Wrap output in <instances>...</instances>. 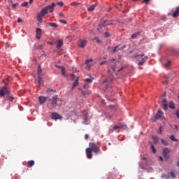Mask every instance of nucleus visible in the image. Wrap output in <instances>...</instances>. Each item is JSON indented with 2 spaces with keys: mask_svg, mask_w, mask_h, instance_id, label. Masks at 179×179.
Masks as SVG:
<instances>
[{
  "mask_svg": "<svg viewBox=\"0 0 179 179\" xmlns=\"http://www.w3.org/2000/svg\"><path fill=\"white\" fill-rule=\"evenodd\" d=\"M148 59V57L147 56H145L144 57L142 58V60L140 61L138 63V66H141V65H143L145 62V61H147Z\"/></svg>",
  "mask_w": 179,
  "mask_h": 179,
  "instance_id": "19",
  "label": "nucleus"
},
{
  "mask_svg": "<svg viewBox=\"0 0 179 179\" xmlns=\"http://www.w3.org/2000/svg\"><path fill=\"white\" fill-rule=\"evenodd\" d=\"M39 104L43 105L45 101H47V97L44 96H41L38 97Z\"/></svg>",
  "mask_w": 179,
  "mask_h": 179,
  "instance_id": "14",
  "label": "nucleus"
},
{
  "mask_svg": "<svg viewBox=\"0 0 179 179\" xmlns=\"http://www.w3.org/2000/svg\"><path fill=\"white\" fill-rule=\"evenodd\" d=\"M96 6H97V4H93L90 7L87 8L88 12H93L94 9H96Z\"/></svg>",
  "mask_w": 179,
  "mask_h": 179,
  "instance_id": "22",
  "label": "nucleus"
},
{
  "mask_svg": "<svg viewBox=\"0 0 179 179\" xmlns=\"http://www.w3.org/2000/svg\"><path fill=\"white\" fill-rule=\"evenodd\" d=\"M161 142L162 143H163V145H164L165 146H168L169 145V141H166L163 138L161 139Z\"/></svg>",
  "mask_w": 179,
  "mask_h": 179,
  "instance_id": "29",
  "label": "nucleus"
},
{
  "mask_svg": "<svg viewBox=\"0 0 179 179\" xmlns=\"http://www.w3.org/2000/svg\"><path fill=\"white\" fill-rule=\"evenodd\" d=\"M119 64H120V62H117L115 64V65L111 68L113 72H115V71H117V72H120V71H122L123 68L118 69Z\"/></svg>",
  "mask_w": 179,
  "mask_h": 179,
  "instance_id": "9",
  "label": "nucleus"
},
{
  "mask_svg": "<svg viewBox=\"0 0 179 179\" xmlns=\"http://www.w3.org/2000/svg\"><path fill=\"white\" fill-rule=\"evenodd\" d=\"M152 141L154 143H159V137L157 136H152Z\"/></svg>",
  "mask_w": 179,
  "mask_h": 179,
  "instance_id": "24",
  "label": "nucleus"
},
{
  "mask_svg": "<svg viewBox=\"0 0 179 179\" xmlns=\"http://www.w3.org/2000/svg\"><path fill=\"white\" fill-rule=\"evenodd\" d=\"M17 6H19V4L17 3L12 4L13 9H16V8H17Z\"/></svg>",
  "mask_w": 179,
  "mask_h": 179,
  "instance_id": "40",
  "label": "nucleus"
},
{
  "mask_svg": "<svg viewBox=\"0 0 179 179\" xmlns=\"http://www.w3.org/2000/svg\"><path fill=\"white\" fill-rule=\"evenodd\" d=\"M150 1V0H143V2H145V3H149Z\"/></svg>",
  "mask_w": 179,
  "mask_h": 179,
  "instance_id": "54",
  "label": "nucleus"
},
{
  "mask_svg": "<svg viewBox=\"0 0 179 179\" xmlns=\"http://www.w3.org/2000/svg\"><path fill=\"white\" fill-rule=\"evenodd\" d=\"M159 160H161V162H163V157L159 156Z\"/></svg>",
  "mask_w": 179,
  "mask_h": 179,
  "instance_id": "57",
  "label": "nucleus"
},
{
  "mask_svg": "<svg viewBox=\"0 0 179 179\" xmlns=\"http://www.w3.org/2000/svg\"><path fill=\"white\" fill-rule=\"evenodd\" d=\"M78 78L73 82V87H72V89H73V87H76V86H78Z\"/></svg>",
  "mask_w": 179,
  "mask_h": 179,
  "instance_id": "34",
  "label": "nucleus"
},
{
  "mask_svg": "<svg viewBox=\"0 0 179 179\" xmlns=\"http://www.w3.org/2000/svg\"><path fill=\"white\" fill-rule=\"evenodd\" d=\"M141 33H142L141 31H138V32H136L135 34H133L131 35L132 40L136 38L137 37H139V36H141Z\"/></svg>",
  "mask_w": 179,
  "mask_h": 179,
  "instance_id": "18",
  "label": "nucleus"
},
{
  "mask_svg": "<svg viewBox=\"0 0 179 179\" xmlns=\"http://www.w3.org/2000/svg\"><path fill=\"white\" fill-rule=\"evenodd\" d=\"M23 22V20H22V18L18 17V18H17V22H18V23H20V22Z\"/></svg>",
  "mask_w": 179,
  "mask_h": 179,
  "instance_id": "50",
  "label": "nucleus"
},
{
  "mask_svg": "<svg viewBox=\"0 0 179 179\" xmlns=\"http://www.w3.org/2000/svg\"><path fill=\"white\" fill-rule=\"evenodd\" d=\"M92 152V149L89 148L86 149V155H87V159H92V157H93V154Z\"/></svg>",
  "mask_w": 179,
  "mask_h": 179,
  "instance_id": "13",
  "label": "nucleus"
},
{
  "mask_svg": "<svg viewBox=\"0 0 179 179\" xmlns=\"http://www.w3.org/2000/svg\"><path fill=\"white\" fill-rule=\"evenodd\" d=\"M93 79H94L93 77L86 78L85 82H87V83H92V82H93Z\"/></svg>",
  "mask_w": 179,
  "mask_h": 179,
  "instance_id": "27",
  "label": "nucleus"
},
{
  "mask_svg": "<svg viewBox=\"0 0 179 179\" xmlns=\"http://www.w3.org/2000/svg\"><path fill=\"white\" fill-rule=\"evenodd\" d=\"M148 173H152L153 169H152V168H149V169H148Z\"/></svg>",
  "mask_w": 179,
  "mask_h": 179,
  "instance_id": "49",
  "label": "nucleus"
},
{
  "mask_svg": "<svg viewBox=\"0 0 179 179\" xmlns=\"http://www.w3.org/2000/svg\"><path fill=\"white\" fill-rule=\"evenodd\" d=\"M151 150L152 153H156V148H155V145H153V144L151 145Z\"/></svg>",
  "mask_w": 179,
  "mask_h": 179,
  "instance_id": "39",
  "label": "nucleus"
},
{
  "mask_svg": "<svg viewBox=\"0 0 179 179\" xmlns=\"http://www.w3.org/2000/svg\"><path fill=\"white\" fill-rule=\"evenodd\" d=\"M162 103H163L164 105L166 104V103H167V100H166V99H164L162 100Z\"/></svg>",
  "mask_w": 179,
  "mask_h": 179,
  "instance_id": "52",
  "label": "nucleus"
},
{
  "mask_svg": "<svg viewBox=\"0 0 179 179\" xmlns=\"http://www.w3.org/2000/svg\"><path fill=\"white\" fill-rule=\"evenodd\" d=\"M59 16H60V17L64 16V13H59Z\"/></svg>",
  "mask_w": 179,
  "mask_h": 179,
  "instance_id": "56",
  "label": "nucleus"
},
{
  "mask_svg": "<svg viewBox=\"0 0 179 179\" xmlns=\"http://www.w3.org/2000/svg\"><path fill=\"white\" fill-rule=\"evenodd\" d=\"M171 177H176V173H174V171H171Z\"/></svg>",
  "mask_w": 179,
  "mask_h": 179,
  "instance_id": "47",
  "label": "nucleus"
},
{
  "mask_svg": "<svg viewBox=\"0 0 179 179\" xmlns=\"http://www.w3.org/2000/svg\"><path fill=\"white\" fill-rule=\"evenodd\" d=\"M161 178H163V179H170V176L163 174V175L161 176Z\"/></svg>",
  "mask_w": 179,
  "mask_h": 179,
  "instance_id": "35",
  "label": "nucleus"
},
{
  "mask_svg": "<svg viewBox=\"0 0 179 179\" xmlns=\"http://www.w3.org/2000/svg\"><path fill=\"white\" fill-rule=\"evenodd\" d=\"M175 128H176V129H177L178 128V126L175 125Z\"/></svg>",
  "mask_w": 179,
  "mask_h": 179,
  "instance_id": "60",
  "label": "nucleus"
},
{
  "mask_svg": "<svg viewBox=\"0 0 179 179\" xmlns=\"http://www.w3.org/2000/svg\"><path fill=\"white\" fill-rule=\"evenodd\" d=\"M41 37V34H36V40H40Z\"/></svg>",
  "mask_w": 179,
  "mask_h": 179,
  "instance_id": "44",
  "label": "nucleus"
},
{
  "mask_svg": "<svg viewBox=\"0 0 179 179\" xmlns=\"http://www.w3.org/2000/svg\"><path fill=\"white\" fill-rule=\"evenodd\" d=\"M85 64H87V69L90 70L93 65V59H87Z\"/></svg>",
  "mask_w": 179,
  "mask_h": 179,
  "instance_id": "12",
  "label": "nucleus"
},
{
  "mask_svg": "<svg viewBox=\"0 0 179 179\" xmlns=\"http://www.w3.org/2000/svg\"><path fill=\"white\" fill-rule=\"evenodd\" d=\"M60 69H61L62 75L63 76H66L65 75V68L61 66V67H60Z\"/></svg>",
  "mask_w": 179,
  "mask_h": 179,
  "instance_id": "33",
  "label": "nucleus"
},
{
  "mask_svg": "<svg viewBox=\"0 0 179 179\" xmlns=\"http://www.w3.org/2000/svg\"><path fill=\"white\" fill-rule=\"evenodd\" d=\"M89 138V135L88 134H85V139H88Z\"/></svg>",
  "mask_w": 179,
  "mask_h": 179,
  "instance_id": "55",
  "label": "nucleus"
},
{
  "mask_svg": "<svg viewBox=\"0 0 179 179\" xmlns=\"http://www.w3.org/2000/svg\"><path fill=\"white\" fill-rule=\"evenodd\" d=\"M34 166V161L31 160L28 162L27 167H33Z\"/></svg>",
  "mask_w": 179,
  "mask_h": 179,
  "instance_id": "26",
  "label": "nucleus"
},
{
  "mask_svg": "<svg viewBox=\"0 0 179 179\" xmlns=\"http://www.w3.org/2000/svg\"><path fill=\"white\" fill-rule=\"evenodd\" d=\"M92 93L91 91H85V90H83L82 91V94H83V96H86V94H90Z\"/></svg>",
  "mask_w": 179,
  "mask_h": 179,
  "instance_id": "30",
  "label": "nucleus"
},
{
  "mask_svg": "<svg viewBox=\"0 0 179 179\" xmlns=\"http://www.w3.org/2000/svg\"><path fill=\"white\" fill-rule=\"evenodd\" d=\"M122 128H127V125H115L113 127V131H117V129H122Z\"/></svg>",
  "mask_w": 179,
  "mask_h": 179,
  "instance_id": "16",
  "label": "nucleus"
},
{
  "mask_svg": "<svg viewBox=\"0 0 179 179\" xmlns=\"http://www.w3.org/2000/svg\"><path fill=\"white\" fill-rule=\"evenodd\" d=\"M38 86H41L44 83V81H43V78L41 76H38Z\"/></svg>",
  "mask_w": 179,
  "mask_h": 179,
  "instance_id": "23",
  "label": "nucleus"
},
{
  "mask_svg": "<svg viewBox=\"0 0 179 179\" xmlns=\"http://www.w3.org/2000/svg\"><path fill=\"white\" fill-rule=\"evenodd\" d=\"M46 26H50V27H55L56 29V27H58V24L55 22H48L46 24Z\"/></svg>",
  "mask_w": 179,
  "mask_h": 179,
  "instance_id": "17",
  "label": "nucleus"
},
{
  "mask_svg": "<svg viewBox=\"0 0 179 179\" xmlns=\"http://www.w3.org/2000/svg\"><path fill=\"white\" fill-rule=\"evenodd\" d=\"M5 96H6V100H8V101H13L14 98L13 96H10V92H9L8 87L3 86L0 89V96L5 97Z\"/></svg>",
  "mask_w": 179,
  "mask_h": 179,
  "instance_id": "2",
  "label": "nucleus"
},
{
  "mask_svg": "<svg viewBox=\"0 0 179 179\" xmlns=\"http://www.w3.org/2000/svg\"><path fill=\"white\" fill-rule=\"evenodd\" d=\"M106 62H107V61H103L100 63V65H104V64H106Z\"/></svg>",
  "mask_w": 179,
  "mask_h": 179,
  "instance_id": "53",
  "label": "nucleus"
},
{
  "mask_svg": "<svg viewBox=\"0 0 179 179\" xmlns=\"http://www.w3.org/2000/svg\"><path fill=\"white\" fill-rule=\"evenodd\" d=\"M110 24H113L112 23L110 22V21L105 20L104 21H102L98 27V31L99 33H102V29L103 27H107V26H110Z\"/></svg>",
  "mask_w": 179,
  "mask_h": 179,
  "instance_id": "4",
  "label": "nucleus"
},
{
  "mask_svg": "<svg viewBox=\"0 0 179 179\" xmlns=\"http://www.w3.org/2000/svg\"><path fill=\"white\" fill-rule=\"evenodd\" d=\"M29 5V2L26 1L21 3V6H27Z\"/></svg>",
  "mask_w": 179,
  "mask_h": 179,
  "instance_id": "43",
  "label": "nucleus"
},
{
  "mask_svg": "<svg viewBox=\"0 0 179 179\" xmlns=\"http://www.w3.org/2000/svg\"><path fill=\"white\" fill-rule=\"evenodd\" d=\"M138 57H145V53L143 54H139V55H136L135 57L138 58Z\"/></svg>",
  "mask_w": 179,
  "mask_h": 179,
  "instance_id": "42",
  "label": "nucleus"
},
{
  "mask_svg": "<svg viewBox=\"0 0 179 179\" xmlns=\"http://www.w3.org/2000/svg\"><path fill=\"white\" fill-rule=\"evenodd\" d=\"M62 45H64V42L61 40H58L57 41V48H61V47H62Z\"/></svg>",
  "mask_w": 179,
  "mask_h": 179,
  "instance_id": "20",
  "label": "nucleus"
},
{
  "mask_svg": "<svg viewBox=\"0 0 179 179\" xmlns=\"http://www.w3.org/2000/svg\"><path fill=\"white\" fill-rule=\"evenodd\" d=\"M59 22L60 23H64V24H66V20H60Z\"/></svg>",
  "mask_w": 179,
  "mask_h": 179,
  "instance_id": "46",
  "label": "nucleus"
},
{
  "mask_svg": "<svg viewBox=\"0 0 179 179\" xmlns=\"http://www.w3.org/2000/svg\"><path fill=\"white\" fill-rule=\"evenodd\" d=\"M90 148L89 149H91V151L94 152V153H98V152H100V148H99L94 143H90L89 144Z\"/></svg>",
  "mask_w": 179,
  "mask_h": 179,
  "instance_id": "5",
  "label": "nucleus"
},
{
  "mask_svg": "<svg viewBox=\"0 0 179 179\" xmlns=\"http://www.w3.org/2000/svg\"><path fill=\"white\" fill-rule=\"evenodd\" d=\"M169 139H171V141H172L173 142H178V139L176 138L174 135L170 136Z\"/></svg>",
  "mask_w": 179,
  "mask_h": 179,
  "instance_id": "25",
  "label": "nucleus"
},
{
  "mask_svg": "<svg viewBox=\"0 0 179 179\" xmlns=\"http://www.w3.org/2000/svg\"><path fill=\"white\" fill-rule=\"evenodd\" d=\"M179 15V7L176 8V10L172 14L173 17H177Z\"/></svg>",
  "mask_w": 179,
  "mask_h": 179,
  "instance_id": "21",
  "label": "nucleus"
},
{
  "mask_svg": "<svg viewBox=\"0 0 179 179\" xmlns=\"http://www.w3.org/2000/svg\"><path fill=\"white\" fill-rule=\"evenodd\" d=\"M104 36L106 38H108V37H111V35L110 34V32H108V31L105 32Z\"/></svg>",
  "mask_w": 179,
  "mask_h": 179,
  "instance_id": "36",
  "label": "nucleus"
},
{
  "mask_svg": "<svg viewBox=\"0 0 179 179\" xmlns=\"http://www.w3.org/2000/svg\"><path fill=\"white\" fill-rule=\"evenodd\" d=\"M166 83H167V80L166 81Z\"/></svg>",
  "mask_w": 179,
  "mask_h": 179,
  "instance_id": "62",
  "label": "nucleus"
},
{
  "mask_svg": "<svg viewBox=\"0 0 179 179\" xmlns=\"http://www.w3.org/2000/svg\"><path fill=\"white\" fill-rule=\"evenodd\" d=\"M94 40H95L96 43H101V41H100V39L97 37L94 38Z\"/></svg>",
  "mask_w": 179,
  "mask_h": 179,
  "instance_id": "45",
  "label": "nucleus"
},
{
  "mask_svg": "<svg viewBox=\"0 0 179 179\" xmlns=\"http://www.w3.org/2000/svg\"><path fill=\"white\" fill-rule=\"evenodd\" d=\"M171 64V62L170 60H168L167 62L164 65V68H169Z\"/></svg>",
  "mask_w": 179,
  "mask_h": 179,
  "instance_id": "31",
  "label": "nucleus"
},
{
  "mask_svg": "<svg viewBox=\"0 0 179 179\" xmlns=\"http://www.w3.org/2000/svg\"><path fill=\"white\" fill-rule=\"evenodd\" d=\"M58 95H55L52 97L51 102L50 103H47V107L50 110L53 107H57L58 106Z\"/></svg>",
  "mask_w": 179,
  "mask_h": 179,
  "instance_id": "3",
  "label": "nucleus"
},
{
  "mask_svg": "<svg viewBox=\"0 0 179 179\" xmlns=\"http://www.w3.org/2000/svg\"><path fill=\"white\" fill-rule=\"evenodd\" d=\"M85 114V117H84V122H83V124H84L85 125H89V114L87 113V112L84 111Z\"/></svg>",
  "mask_w": 179,
  "mask_h": 179,
  "instance_id": "11",
  "label": "nucleus"
},
{
  "mask_svg": "<svg viewBox=\"0 0 179 179\" xmlns=\"http://www.w3.org/2000/svg\"><path fill=\"white\" fill-rule=\"evenodd\" d=\"M123 48H125V46H122L120 48V45H117L112 50V52H117V51H120V50H122Z\"/></svg>",
  "mask_w": 179,
  "mask_h": 179,
  "instance_id": "15",
  "label": "nucleus"
},
{
  "mask_svg": "<svg viewBox=\"0 0 179 179\" xmlns=\"http://www.w3.org/2000/svg\"><path fill=\"white\" fill-rule=\"evenodd\" d=\"M163 131H162V127H159V130L157 131V134H162Z\"/></svg>",
  "mask_w": 179,
  "mask_h": 179,
  "instance_id": "48",
  "label": "nucleus"
},
{
  "mask_svg": "<svg viewBox=\"0 0 179 179\" xmlns=\"http://www.w3.org/2000/svg\"><path fill=\"white\" fill-rule=\"evenodd\" d=\"M170 152H171V150L169 149V148H165L163 149V156L166 159H169V153H170Z\"/></svg>",
  "mask_w": 179,
  "mask_h": 179,
  "instance_id": "10",
  "label": "nucleus"
},
{
  "mask_svg": "<svg viewBox=\"0 0 179 179\" xmlns=\"http://www.w3.org/2000/svg\"><path fill=\"white\" fill-rule=\"evenodd\" d=\"M86 87H87V84H85V85H83V88H84V89H86Z\"/></svg>",
  "mask_w": 179,
  "mask_h": 179,
  "instance_id": "58",
  "label": "nucleus"
},
{
  "mask_svg": "<svg viewBox=\"0 0 179 179\" xmlns=\"http://www.w3.org/2000/svg\"><path fill=\"white\" fill-rule=\"evenodd\" d=\"M32 2H33V0H29V3H32Z\"/></svg>",
  "mask_w": 179,
  "mask_h": 179,
  "instance_id": "59",
  "label": "nucleus"
},
{
  "mask_svg": "<svg viewBox=\"0 0 179 179\" xmlns=\"http://www.w3.org/2000/svg\"><path fill=\"white\" fill-rule=\"evenodd\" d=\"M36 34H42L41 29L40 28H37L36 30Z\"/></svg>",
  "mask_w": 179,
  "mask_h": 179,
  "instance_id": "38",
  "label": "nucleus"
},
{
  "mask_svg": "<svg viewBox=\"0 0 179 179\" xmlns=\"http://www.w3.org/2000/svg\"><path fill=\"white\" fill-rule=\"evenodd\" d=\"M134 1H136V0H134Z\"/></svg>",
  "mask_w": 179,
  "mask_h": 179,
  "instance_id": "63",
  "label": "nucleus"
},
{
  "mask_svg": "<svg viewBox=\"0 0 179 179\" xmlns=\"http://www.w3.org/2000/svg\"><path fill=\"white\" fill-rule=\"evenodd\" d=\"M169 108H171L172 110H174L176 108V105L173 102H170L169 104Z\"/></svg>",
  "mask_w": 179,
  "mask_h": 179,
  "instance_id": "28",
  "label": "nucleus"
},
{
  "mask_svg": "<svg viewBox=\"0 0 179 179\" xmlns=\"http://www.w3.org/2000/svg\"><path fill=\"white\" fill-rule=\"evenodd\" d=\"M113 61H115V59H113Z\"/></svg>",
  "mask_w": 179,
  "mask_h": 179,
  "instance_id": "61",
  "label": "nucleus"
},
{
  "mask_svg": "<svg viewBox=\"0 0 179 179\" xmlns=\"http://www.w3.org/2000/svg\"><path fill=\"white\" fill-rule=\"evenodd\" d=\"M41 72H42L41 66H38V76H41Z\"/></svg>",
  "mask_w": 179,
  "mask_h": 179,
  "instance_id": "32",
  "label": "nucleus"
},
{
  "mask_svg": "<svg viewBox=\"0 0 179 179\" xmlns=\"http://www.w3.org/2000/svg\"><path fill=\"white\" fill-rule=\"evenodd\" d=\"M56 5H59V6H64V2L60 1L57 3H52L50 5L46 6L45 8H43L39 13H38L36 16V19L38 22L40 23H43V17L45 16V15H48V13H52L54 12V7Z\"/></svg>",
  "mask_w": 179,
  "mask_h": 179,
  "instance_id": "1",
  "label": "nucleus"
},
{
  "mask_svg": "<svg viewBox=\"0 0 179 179\" xmlns=\"http://www.w3.org/2000/svg\"><path fill=\"white\" fill-rule=\"evenodd\" d=\"M87 45V40L80 39L78 41V47L80 48H85V47H86Z\"/></svg>",
  "mask_w": 179,
  "mask_h": 179,
  "instance_id": "7",
  "label": "nucleus"
},
{
  "mask_svg": "<svg viewBox=\"0 0 179 179\" xmlns=\"http://www.w3.org/2000/svg\"><path fill=\"white\" fill-rule=\"evenodd\" d=\"M167 108H169V104L167 103H165L164 105V110L166 111L167 110Z\"/></svg>",
  "mask_w": 179,
  "mask_h": 179,
  "instance_id": "41",
  "label": "nucleus"
},
{
  "mask_svg": "<svg viewBox=\"0 0 179 179\" xmlns=\"http://www.w3.org/2000/svg\"><path fill=\"white\" fill-rule=\"evenodd\" d=\"M51 118L52 120H55V121H57V120H62V116L57 113H52L51 114Z\"/></svg>",
  "mask_w": 179,
  "mask_h": 179,
  "instance_id": "8",
  "label": "nucleus"
},
{
  "mask_svg": "<svg viewBox=\"0 0 179 179\" xmlns=\"http://www.w3.org/2000/svg\"><path fill=\"white\" fill-rule=\"evenodd\" d=\"M141 160H144V162H148V159L145 157H141Z\"/></svg>",
  "mask_w": 179,
  "mask_h": 179,
  "instance_id": "51",
  "label": "nucleus"
},
{
  "mask_svg": "<svg viewBox=\"0 0 179 179\" xmlns=\"http://www.w3.org/2000/svg\"><path fill=\"white\" fill-rule=\"evenodd\" d=\"M51 92H54V93H57V90H54L50 89V88L47 89V92L48 93H51Z\"/></svg>",
  "mask_w": 179,
  "mask_h": 179,
  "instance_id": "37",
  "label": "nucleus"
},
{
  "mask_svg": "<svg viewBox=\"0 0 179 179\" xmlns=\"http://www.w3.org/2000/svg\"><path fill=\"white\" fill-rule=\"evenodd\" d=\"M164 115V113L160 110H158L154 118L155 120H166Z\"/></svg>",
  "mask_w": 179,
  "mask_h": 179,
  "instance_id": "6",
  "label": "nucleus"
}]
</instances>
